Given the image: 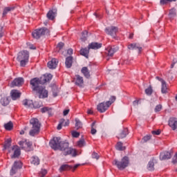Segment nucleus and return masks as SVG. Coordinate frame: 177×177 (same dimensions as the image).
Instances as JSON below:
<instances>
[{
	"label": "nucleus",
	"instance_id": "nucleus-1",
	"mask_svg": "<svg viewBox=\"0 0 177 177\" xmlns=\"http://www.w3.org/2000/svg\"><path fill=\"white\" fill-rule=\"evenodd\" d=\"M59 150L63 151L64 156H72V157H77V150L72 147H68V142H61Z\"/></svg>",
	"mask_w": 177,
	"mask_h": 177
},
{
	"label": "nucleus",
	"instance_id": "nucleus-2",
	"mask_svg": "<svg viewBox=\"0 0 177 177\" xmlns=\"http://www.w3.org/2000/svg\"><path fill=\"white\" fill-rule=\"evenodd\" d=\"M30 124L31 126V129L29 131L30 136H35L39 133L41 131V122L37 118H33L30 120Z\"/></svg>",
	"mask_w": 177,
	"mask_h": 177
},
{
	"label": "nucleus",
	"instance_id": "nucleus-3",
	"mask_svg": "<svg viewBox=\"0 0 177 177\" xmlns=\"http://www.w3.org/2000/svg\"><path fill=\"white\" fill-rule=\"evenodd\" d=\"M30 59V54L27 50L20 51L18 53L17 60L19 62L21 67H26Z\"/></svg>",
	"mask_w": 177,
	"mask_h": 177
},
{
	"label": "nucleus",
	"instance_id": "nucleus-4",
	"mask_svg": "<svg viewBox=\"0 0 177 177\" xmlns=\"http://www.w3.org/2000/svg\"><path fill=\"white\" fill-rule=\"evenodd\" d=\"M115 102V96H111L109 101L106 102H101L97 106V110L100 113H104L106 110Z\"/></svg>",
	"mask_w": 177,
	"mask_h": 177
},
{
	"label": "nucleus",
	"instance_id": "nucleus-5",
	"mask_svg": "<svg viewBox=\"0 0 177 177\" xmlns=\"http://www.w3.org/2000/svg\"><path fill=\"white\" fill-rule=\"evenodd\" d=\"M113 164L118 167V169H125L129 165V158L124 156L122 158L121 161L115 160Z\"/></svg>",
	"mask_w": 177,
	"mask_h": 177
},
{
	"label": "nucleus",
	"instance_id": "nucleus-6",
	"mask_svg": "<svg viewBox=\"0 0 177 177\" xmlns=\"http://www.w3.org/2000/svg\"><path fill=\"white\" fill-rule=\"evenodd\" d=\"M32 35L35 39H39L40 37H44V35H49V29L46 28L37 29L32 33Z\"/></svg>",
	"mask_w": 177,
	"mask_h": 177
},
{
	"label": "nucleus",
	"instance_id": "nucleus-7",
	"mask_svg": "<svg viewBox=\"0 0 177 177\" xmlns=\"http://www.w3.org/2000/svg\"><path fill=\"white\" fill-rule=\"evenodd\" d=\"M31 85V88L32 91H35L37 92L38 90H39L44 85V83H42L41 78L35 77L30 80V82Z\"/></svg>",
	"mask_w": 177,
	"mask_h": 177
},
{
	"label": "nucleus",
	"instance_id": "nucleus-8",
	"mask_svg": "<svg viewBox=\"0 0 177 177\" xmlns=\"http://www.w3.org/2000/svg\"><path fill=\"white\" fill-rule=\"evenodd\" d=\"M62 138L60 137H55L49 142L50 147L53 150H59L60 144L62 143Z\"/></svg>",
	"mask_w": 177,
	"mask_h": 177
},
{
	"label": "nucleus",
	"instance_id": "nucleus-9",
	"mask_svg": "<svg viewBox=\"0 0 177 177\" xmlns=\"http://www.w3.org/2000/svg\"><path fill=\"white\" fill-rule=\"evenodd\" d=\"M104 31L106 34L111 35L113 38H115V35H117V32H118V28L115 26H110L106 28Z\"/></svg>",
	"mask_w": 177,
	"mask_h": 177
},
{
	"label": "nucleus",
	"instance_id": "nucleus-10",
	"mask_svg": "<svg viewBox=\"0 0 177 177\" xmlns=\"http://www.w3.org/2000/svg\"><path fill=\"white\" fill-rule=\"evenodd\" d=\"M22 167H23V163H21V162L15 161L10 170V175L11 176H13V175H15V174L17 172V169H20V168H21Z\"/></svg>",
	"mask_w": 177,
	"mask_h": 177
},
{
	"label": "nucleus",
	"instance_id": "nucleus-11",
	"mask_svg": "<svg viewBox=\"0 0 177 177\" xmlns=\"http://www.w3.org/2000/svg\"><path fill=\"white\" fill-rule=\"evenodd\" d=\"M24 84V79L23 77L15 78L10 84L11 88L15 86H21Z\"/></svg>",
	"mask_w": 177,
	"mask_h": 177
},
{
	"label": "nucleus",
	"instance_id": "nucleus-12",
	"mask_svg": "<svg viewBox=\"0 0 177 177\" xmlns=\"http://www.w3.org/2000/svg\"><path fill=\"white\" fill-rule=\"evenodd\" d=\"M36 92L39 94V99H45V97H48V93L44 86L40 87L39 90Z\"/></svg>",
	"mask_w": 177,
	"mask_h": 177
},
{
	"label": "nucleus",
	"instance_id": "nucleus-13",
	"mask_svg": "<svg viewBox=\"0 0 177 177\" xmlns=\"http://www.w3.org/2000/svg\"><path fill=\"white\" fill-rule=\"evenodd\" d=\"M58 63L59 60H57L56 58H53L50 61L48 62L47 66L48 68L53 70L56 68V67H57Z\"/></svg>",
	"mask_w": 177,
	"mask_h": 177
},
{
	"label": "nucleus",
	"instance_id": "nucleus-14",
	"mask_svg": "<svg viewBox=\"0 0 177 177\" xmlns=\"http://www.w3.org/2000/svg\"><path fill=\"white\" fill-rule=\"evenodd\" d=\"M169 126L173 131L177 129V118H170L169 120Z\"/></svg>",
	"mask_w": 177,
	"mask_h": 177
},
{
	"label": "nucleus",
	"instance_id": "nucleus-15",
	"mask_svg": "<svg viewBox=\"0 0 177 177\" xmlns=\"http://www.w3.org/2000/svg\"><path fill=\"white\" fill-rule=\"evenodd\" d=\"M57 15V9H53L51 10H49L48 12L47 13V19L48 20H55V18Z\"/></svg>",
	"mask_w": 177,
	"mask_h": 177
},
{
	"label": "nucleus",
	"instance_id": "nucleus-16",
	"mask_svg": "<svg viewBox=\"0 0 177 177\" xmlns=\"http://www.w3.org/2000/svg\"><path fill=\"white\" fill-rule=\"evenodd\" d=\"M128 49L130 50H138V52H142V46H140V44L136 43L129 44L128 46Z\"/></svg>",
	"mask_w": 177,
	"mask_h": 177
},
{
	"label": "nucleus",
	"instance_id": "nucleus-17",
	"mask_svg": "<svg viewBox=\"0 0 177 177\" xmlns=\"http://www.w3.org/2000/svg\"><path fill=\"white\" fill-rule=\"evenodd\" d=\"M53 76L50 73L45 74L44 75L41 76L40 77V80L41 81V83L46 84V82H49L52 80Z\"/></svg>",
	"mask_w": 177,
	"mask_h": 177
},
{
	"label": "nucleus",
	"instance_id": "nucleus-18",
	"mask_svg": "<svg viewBox=\"0 0 177 177\" xmlns=\"http://www.w3.org/2000/svg\"><path fill=\"white\" fill-rule=\"evenodd\" d=\"M118 50V47L117 46H109L106 48L108 56H113L114 53Z\"/></svg>",
	"mask_w": 177,
	"mask_h": 177
},
{
	"label": "nucleus",
	"instance_id": "nucleus-19",
	"mask_svg": "<svg viewBox=\"0 0 177 177\" xmlns=\"http://www.w3.org/2000/svg\"><path fill=\"white\" fill-rule=\"evenodd\" d=\"M128 129L125 128L120 131L119 133L117 136L118 139H124V138H127L128 135Z\"/></svg>",
	"mask_w": 177,
	"mask_h": 177
},
{
	"label": "nucleus",
	"instance_id": "nucleus-20",
	"mask_svg": "<svg viewBox=\"0 0 177 177\" xmlns=\"http://www.w3.org/2000/svg\"><path fill=\"white\" fill-rule=\"evenodd\" d=\"M102 43L92 42L88 44V49H100V48H102Z\"/></svg>",
	"mask_w": 177,
	"mask_h": 177
},
{
	"label": "nucleus",
	"instance_id": "nucleus-21",
	"mask_svg": "<svg viewBox=\"0 0 177 177\" xmlns=\"http://www.w3.org/2000/svg\"><path fill=\"white\" fill-rule=\"evenodd\" d=\"M172 156L171 155V152L165 151L160 153V160H169Z\"/></svg>",
	"mask_w": 177,
	"mask_h": 177
},
{
	"label": "nucleus",
	"instance_id": "nucleus-22",
	"mask_svg": "<svg viewBox=\"0 0 177 177\" xmlns=\"http://www.w3.org/2000/svg\"><path fill=\"white\" fill-rule=\"evenodd\" d=\"M10 95L12 100H16L17 99H19V97H20V95L21 94L17 90H12L10 92Z\"/></svg>",
	"mask_w": 177,
	"mask_h": 177
},
{
	"label": "nucleus",
	"instance_id": "nucleus-23",
	"mask_svg": "<svg viewBox=\"0 0 177 177\" xmlns=\"http://www.w3.org/2000/svg\"><path fill=\"white\" fill-rule=\"evenodd\" d=\"M75 78L76 85H77V86H82V85H84V78L81 77L80 75H76Z\"/></svg>",
	"mask_w": 177,
	"mask_h": 177
},
{
	"label": "nucleus",
	"instance_id": "nucleus-24",
	"mask_svg": "<svg viewBox=\"0 0 177 177\" xmlns=\"http://www.w3.org/2000/svg\"><path fill=\"white\" fill-rule=\"evenodd\" d=\"M81 73L83 74V75L86 78H90L91 77V72L89 71V69H88V67L84 66L82 68Z\"/></svg>",
	"mask_w": 177,
	"mask_h": 177
},
{
	"label": "nucleus",
	"instance_id": "nucleus-25",
	"mask_svg": "<svg viewBox=\"0 0 177 177\" xmlns=\"http://www.w3.org/2000/svg\"><path fill=\"white\" fill-rule=\"evenodd\" d=\"M65 64L67 68H70L73 66V57H66Z\"/></svg>",
	"mask_w": 177,
	"mask_h": 177
},
{
	"label": "nucleus",
	"instance_id": "nucleus-26",
	"mask_svg": "<svg viewBox=\"0 0 177 177\" xmlns=\"http://www.w3.org/2000/svg\"><path fill=\"white\" fill-rule=\"evenodd\" d=\"M23 105L25 107H29L30 109H32V100H24L22 101Z\"/></svg>",
	"mask_w": 177,
	"mask_h": 177
},
{
	"label": "nucleus",
	"instance_id": "nucleus-27",
	"mask_svg": "<svg viewBox=\"0 0 177 177\" xmlns=\"http://www.w3.org/2000/svg\"><path fill=\"white\" fill-rule=\"evenodd\" d=\"M73 168V166H70L68 165H62L59 169V172H63V171H70Z\"/></svg>",
	"mask_w": 177,
	"mask_h": 177
},
{
	"label": "nucleus",
	"instance_id": "nucleus-28",
	"mask_svg": "<svg viewBox=\"0 0 177 177\" xmlns=\"http://www.w3.org/2000/svg\"><path fill=\"white\" fill-rule=\"evenodd\" d=\"M80 55H82V56H84V57L88 58V57L89 56V48L88 47V48L81 49Z\"/></svg>",
	"mask_w": 177,
	"mask_h": 177
},
{
	"label": "nucleus",
	"instance_id": "nucleus-29",
	"mask_svg": "<svg viewBox=\"0 0 177 177\" xmlns=\"http://www.w3.org/2000/svg\"><path fill=\"white\" fill-rule=\"evenodd\" d=\"M0 103L3 106H8L9 103H10V101L9 100V98L8 97H3L1 99Z\"/></svg>",
	"mask_w": 177,
	"mask_h": 177
},
{
	"label": "nucleus",
	"instance_id": "nucleus-30",
	"mask_svg": "<svg viewBox=\"0 0 177 177\" xmlns=\"http://www.w3.org/2000/svg\"><path fill=\"white\" fill-rule=\"evenodd\" d=\"M30 162L33 165H39V158L38 156H32L30 159Z\"/></svg>",
	"mask_w": 177,
	"mask_h": 177
},
{
	"label": "nucleus",
	"instance_id": "nucleus-31",
	"mask_svg": "<svg viewBox=\"0 0 177 177\" xmlns=\"http://www.w3.org/2000/svg\"><path fill=\"white\" fill-rule=\"evenodd\" d=\"M11 10H15V7H6L3 11V17H5Z\"/></svg>",
	"mask_w": 177,
	"mask_h": 177
},
{
	"label": "nucleus",
	"instance_id": "nucleus-32",
	"mask_svg": "<svg viewBox=\"0 0 177 177\" xmlns=\"http://www.w3.org/2000/svg\"><path fill=\"white\" fill-rule=\"evenodd\" d=\"M148 171H154V159L151 160L147 165Z\"/></svg>",
	"mask_w": 177,
	"mask_h": 177
},
{
	"label": "nucleus",
	"instance_id": "nucleus-33",
	"mask_svg": "<svg viewBox=\"0 0 177 177\" xmlns=\"http://www.w3.org/2000/svg\"><path fill=\"white\" fill-rule=\"evenodd\" d=\"M161 93H168V87H167V82H163L161 85Z\"/></svg>",
	"mask_w": 177,
	"mask_h": 177
},
{
	"label": "nucleus",
	"instance_id": "nucleus-34",
	"mask_svg": "<svg viewBox=\"0 0 177 177\" xmlns=\"http://www.w3.org/2000/svg\"><path fill=\"white\" fill-rule=\"evenodd\" d=\"M20 156V149H19V147H17L15 151L14 154L11 156V158H17Z\"/></svg>",
	"mask_w": 177,
	"mask_h": 177
},
{
	"label": "nucleus",
	"instance_id": "nucleus-35",
	"mask_svg": "<svg viewBox=\"0 0 177 177\" xmlns=\"http://www.w3.org/2000/svg\"><path fill=\"white\" fill-rule=\"evenodd\" d=\"M4 128L6 131H12V129H13V123L12 122H9L5 124Z\"/></svg>",
	"mask_w": 177,
	"mask_h": 177
},
{
	"label": "nucleus",
	"instance_id": "nucleus-36",
	"mask_svg": "<svg viewBox=\"0 0 177 177\" xmlns=\"http://www.w3.org/2000/svg\"><path fill=\"white\" fill-rule=\"evenodd\" d=\"M96 132H97V131L96 130V122H93L91 124V135H96Z\"/></svg>",
	"mask_w": 177,
	"mask_h": 177
},
{
	"label": "nucleus",
	"instance_id": "nucleus-37",
	"mask_svg": "<svg viewBox=\"0 0 177 177\" xmlns=\"http://www.w3.org/2000/svg\"><path fill=\"white\" fill-rule=\"evenodd\" d=\"M75 128L76 129H80L81 128H82V122H81V120H80V119L76 118L75 120Z\"/></svg>",
	"mask_w": 177,
	"mask_h": 177
},
{
	"label": "nucleus",
	"instance_id": "nucleus-38",
	"mask_svg": "<svg viewBox=\"0 0 177 177\" xmlns=\"http://www.w3.org/2000/svg\"><path fill=\"white\" fill-rule=\"evenodd\" d=\"M10 146H12V140L8 139L5 142L4 150H6V149H9V147H10Z\"/></svg>",
	"mask_w": 177,
	"mask_h": 177
},
{
	"label": "nucleus",
	"instance_id": "nucleus-39",
	"mask_svg": "<svg viewBox=\"0 0 177 177\" xmlns=\"http://www.w3.org/2000/svg\"><path fill=\"white\" fill-rule=\"evenodd\" d=\"M86 38H88V31L84 30L82 33L81 41H82L83 42H85V41H86Z\"/></svg>",
	"mask_w": 177,
	"mask_h": 177
},
{
	"label": "nucleus",
	"instance_id": "nucleus-40",
	"mask_svg": "<svg viewBox=\"0 0 177 177\" xmlns=\"http://www.w3.org/2000/svg\"><path fill=\"white\" fill-rule=\"evenodd\" d=\"M32 107H34V109H39L42 107V102L38 101L32 102Z\"/></svg>",
	"mask_w": 177,
	"mask_h": 177
},
{
	"label": "nucleus",
	"instance_id": "nucleus-41",
	"mask_svg": "<svg viewBox=\"0 0 177 177\" xmlns=\"http://www.w3.org/2000/svg\"><path fill=\"white\" fill-rule=\"evenodd\" d=\"M116 149L122 151V150H125V147L122 146V142H119L116 145Z\"/></svg>",
	"mask_w": 177,
	"mask_h": 177
},
{
	"label": "nucleus",
	"instance_id": "nucleus-42",
	"mask_svg": "<svg viewBox=\"0 0 177 177\" xmlns=\"http://www.w3.org/2000/svg\"><path fill=\"white\" fill-rule=\"evenodd\" d=\"M77 145L79 147H84V146H85V140H80L77 142Z\"/></svg>",
	"mask_w": 177,
	"mask_h": 177
},
{
	"label": "nucleus",
	"instance_id": "nucleus-43",
	"mask_svg": "<svg viewBox=\"0 0 177 177\" xmlns=\"http://www.w3.org/2000/svg\"><path fill=\"white\" fill-rule=\"evenodd\" d=\"M145 93H147V95H149V96L151 95V94L153 93V88L151 87V86H149V88L145 90Z\"/></svg>",
	"mask_w": 177,
	"mask_h": 177
},
{
	"label": "nucleus",
	"instance_id": "nucleus-44",
	"mask_svg": "<svg viewBox=\"0 0 177 177\" xmlns=\"http://www.w3.org/2000/svg\"><path fill=\"white\" fill-rule=\"evenodd\" d=\"M161 110H162V105L158 104V105L156 106L154 111H155V113H158V112L161 111Z\"/></svg>",
	"mask_w": 177,
	"mask_h": 177
},
{
	"label": "nucleus",
	"instance_id": "nucleus-45",
	"mask_svg": "<svg viewBox=\"0 0 177 177\" xmlns=\"http://www.w3.org/2000/svg\"><path fill=\"white\" fill-rule=\"evenodd\" d=\"M176 0H160V5H166L168 2H175Z\"/></svg>",
	"mask_w": 177,
	"mask_h": 177
},
{
	"label": "nucleus",
	"instance_id": "nucleus-46",
	"mask_svg": "<svg viewBox=\"0 0 177 177\" xmlns=\"http://www.w3.org/2000/svg\"><path fill=\"white\" fill-rule=\"evenodd\" d=\"M150 139H151V136L147 135V136H145L142 138V141H143L144 143H146V142H149V140H150Z\"/></svg>",
	"mask_w": 177,
	"mask_h": 177
},
{
	"label": "nucleus",
	"instance_id": "nucleus-47",
	"mask_svg": "<svg viewBox=\"0 0 177 177\" xmlns=\"http://www.w3.org/2000/svg\"><path fill=\"white\" fill-rule=\"evenodd\" d=\"M17 147V145H14L12 147H10L9 148H8V152L9 153H12V152L15 151V150H16Z\"/></svg>",
	"mask_w": 177,
	"mask_h": 177
},
{
	"label": "nucleus",
	"instance_id": "nucleus-48",
	"mask_svg": "<svg viewBox=\"0 0 177 177\" xmlns=\"http://www.w3.org/2000/svg\"><path fill=\"white\" fill-rule=\"evenodd\" d=\"M52 109L48 107H44L41 109V113H46V111H50Z\"/></svg>",
	"mask_w": 177,
	"mask_h": 177
},
{
	"label": "nucleus",
	"instance_id": "nucleus-49",
	"mask_svg": "<svg viewBox=\"0 0 177 177\" xmlns=\"http://www.w3.org/2000/svg\"><path fill=\"white\" fill-rule=\"evenodd\" d=\"M91 157L92 158H95V160H99V155L96 152H93Z\"/></svg>",
	"mask_w": 177,
	"mask_h": 177
},
{
	"label": "nucleus",
	"instance_id": "nucleus-50",
	"mask_svg": "<svg viewBox=\"0 0 177 177\" xmlns=\"http://www.w3.org/2000/svg\"><path fill=\"white\" fill-rule=\"evenodd\" d=\"M4 32L5 30H3V27L0 26V38H2V37H3Z\"/></svg>",
	"mask_w": 177,
	"mask_h": 177
},
{
	"label": "nucleus",
	"instance_id": "nucleus-51",
	"mask_svg": "<svg viewBox=\"0 0 177 177\" xmlns=\"http://www.w3.org/2000/svg\"><path fill=\"white\" fill-rule=\"evenodd\" d=\"M19 145L22 149H24L26 147V141H19Z\"/></svg>",
	"mask_w": 177,
	"mask_h": 177
},
{
	"label": "nucleus",
	"instance_id": "nucleus-52",
	"mask_svg": "<svg viewBox=\"0 0 177 177\" xmlns=\"http://www.w3.org/2000/svg\"><path fill=\"white\" fill-rule=\"evenodd\" d=\"M72 136L73 138H79L80 137V133H78L77 131H73L72 132Z\"/></svg>",
	"mask_w": 177,
	"mask_h": 177
},
{
	"label": "nucleus",
	"instance_id": "nucleus-53",
	"mask_svg": "<svg viewBox=\"0 0 177 177\" xmlns=\"http://www.w3.org/2000/svg\"><path fill=\"white\" fill-rule=\"evenodd\" d=\"M151 133L152 135H160V133H161V130L158 129L157 131H152Z\"/></svg>",
	"mask_w": 177,
	"mask_h": 177
},
{
	"label": "nucleus",
	"instance_id": "nucleus-54",
	"mask_svg": "<svg viewBox=\"0 0 177 177\" xmlns=\"http://www.w3.org/2000/svg\"><path fill=\"white\" fill-rule=\"evenodd\" d=\"M25 146H27V147H30L31 146H32V143L27 142V140H25Z\"/></svg>",
	"mask_w": 177,
	"mask_h": 177
},
{
	"label": "nucleus",
	"instance_id": "nucleus-55",
	"mask_svg": "<svg viewBox=\"0 0 177 177\" xmlns=\"http://www.w3.org/2000/svg\"><path fill=\"white\" fill-rule=\"evenodd\" d=\"M63 46H64V43L63 42H60L57 45V48H59V49H62Z\"/></svg>",
	"mask_w": 177,
	"mask_h": 177
},
{
	"label": "nucleus",
	"instance_id": "nucleus-56",
	"mask_svg": "<svg viewBox=\"0 0 177 177\" xmlns=\"http://www.w3.org/2000/svg\"><path fill=\"white\" fill-rule=\"evenodd\" d=\"M80 165H81L80 164H77V165H75L73 167H72V168H71L72 171L74 172V171H75V169H76L78 167H80Z\"/></svg>",
	"mask_w": 177,
	"mask_h": 177
},
{
	"label": "nucleus",
	"instance_id": "nucleus-57",
	"mask_svg": "<svg viewBox=\"0 0 177 177\" xmlns=\"http://www.w3.org/2000/svg\"><path fill=\"white\" fill-rule=\"evenodd\" d=\"M156 80H158V81H160L161 82V84L164 83L165 81L162 80V78H160V77L157 76Z\"/></svg>",
	"mask_w": 177,
	"mask_h": 177
},
{
	"label": "nucleus",
	"instance_id": "nucleus-58",
	"mask_svg": "<svg viewBox=\"0 0 177 177\" xmlns=\"http://www.w3.org/2000/svg\"><path fill=\"white\" fill-rule=\"evenodd\" d=\"M70 113V109H66L64 111L63 114L64 115H67Z\"/></svg>",
	"mask_w": 177,
	"mask_h": 177
},
{
	"label": "nucleus",
	"instance_id": "nucleus-59",
	"mask_svg": "<svg viewBox=\"0 0 177 177\" xmlns=\"http://www.w3.org/2000/svg\"><path fill=\"white\" fill-rule=\"evenodd\" d=\"M69 124H70V121L66 120V121L64 122L63 127H68Z\"/></svg>",
	"mask_w": 177,
	"mask_h": 177
},
{
	"label": "nucleus",
	"instance_id": "nucleus-60",
	"mask_svg": "<svg viewBox=\"0 0 177 177\" xmlns=\"http://www.w3.org/2000/svg\"><path fill=\"white\" fill-rule=\"evenodd\" d=\"M68 55H73V48H69L67 51Z\"/></svg>",
	"mask_w": 177,
	"mask_h": 177
},
{
	"label": "nucleus",
	"instance_id": "nucleus-61",
	"mask_svg": "<svg viewBox=\"0 0 177 177\" xmlns=\"http://www.w3.org/2000/svg\"><path fill=\"white\" fill-rule=\"evenodd\" d=\"M173 12H174V10H170L169 14L171 15H169V17H175V16H176V15H174Z\"/></svg>",
	"mask_w": 177,
	"mask_h": 177
},
{
	"label": "nucleus",
	"instance_id": "nucleus-62",
	"mask_svg": "<svg viewBox=\"0 0 177 177\" xmlns=\"http://www.w3.org/2000/svg\"><path fill=\"white\" fill-rule=\"evenodd\" d=\"M65 120L64 119H61L60 120H59V124H61V125H64V122H65Z\"/></svg>",
	"mask_w": 177,
	"mask_h": 177
},
{
	"label": "nucleus",
	"instance_id": "nucleus-63",
	"mask_svg": "<svg viewBox=\"0 0 177 177\" xmlns=\"http://www.w3.org/2000/svg\"><path fill=\"white\" fill-rule=\"evenodd\" d=\"M62 127H63V124L59 123L57 129H58V131H60V129H62Z\"/></svg>",
	"mask_w": 177,
	"mask_h": 177
},
{
	"label": "nucleus",
	"instance_id": "nucleus-64",
	"mask_svg": "<svg viewBox=\"0 0 177 177\" xmlns=\"http://www.w3.org/2000/svg\"><path fill=\"white\" fill-rule=\"evenodd\" d=\"M138 104H139V101L138 100H135L133 102V106H138Z\"/></svg>",
	"mask_w": 177,
	"mask_h": 177
}]
</instances>
